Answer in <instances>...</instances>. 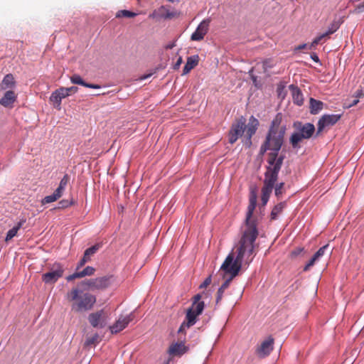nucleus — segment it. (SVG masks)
Here are the masks:
<instances>
[{"instance_id": "obj_1", "label": "nucleus", "mask_w": 364, "mask_h": 364, "mask_svg": "<svg viewBox=\"0 0 364 364\" xmlns=\"http://www.w3.org/2000/svg\"><path fill=\"white\" fill-rule=\"evenodd\" d=\"M255 242L240 238L237 246L235 247L236 257L234 253L230 252L222 264L220 271L223 274V278L227 277L235 278L237 277L242 268V262L245 259L246 264H249L252 258Z\"/></svg>"}, {"instance_id": "obj_2", "label": "nucleus", "mask_w": 364, "mask_h": 364, "mask_svg": "<svg viewBox=\"0 0 364 364\" xmlns=\"http://www.w3.org/2000/svg\"><path fill=\"white\" fill-rule=\"evenodd\" d=\"M245 122V119L241 117L232 124L228 134V141L231 144L236 142L245 132L244 144L247 147L251 146L252 137L256 133L259 123L254 116L250 117L247 125Z\"/></svg>"}, {"instance_id": "obj_3", "label": "nucleus", "mask_w": 364, "mask_h": 364, "mask_svg": "<svg viewBox=\"0 0 364 364\" xmlns=\"http://www.w3.org/2000/svg\"><path fill=\"white\" fill-rule=\"evenodd\" d=\"M67 300L71 303V310L75 313H83L92 310L97 301L96 296L79 288H73L66 294Z\"/></svg>"}, {"instance_id": "obj_4", "label": "nucleus", "mask_w": 364, "mask_h": 364, "mask_svg": "<svg viewBox=\"0 0 364 364\" xmlns=\"http://www.w3.org/2000/svg\"><path fill=\"white\" fill-rule=\"evenodd\" d=\"M282 121V114L277 113L267 134L264 141L272 148V151H279L283 144L286 127L281 125Z\"/></svg>"}, {"instance_id": "obj_5", "label": "nucleus", "mask_w": 364, "mask_h": 364, "mask_svg": "<svg viewBox=\"0 0 364 364\" xmlns=\"http://www.w3.org/2000/svg\"><path fill=\"white\" fill-rule=\"evenodd\" d=\"M257 205V196L251 195L249 199V205L245 218V228L241 238L255 242L257 236V220L252 218L255 209Z\"/></svg>"}, {"instance_id": "obj_6", "label": "nucleus", "mask_w": 364, "mask_h": 364, "mask_svg": "<svg viewBox=\"0 0 364 364\" xmlns=\"http://www.w3.org/2000/svg\"><path fill=\"white\" fill-rule=\"evenodd\" d=\"M294 127L296 129L289 139V142L293 148L300 147L299 143L303 139H310L315 132V127L311 123L302 124L300 122L294 123Z\"/></svg>"}, {"instance_id": "obj_7", "label": "nucleus", "mask_w": 364, "mask_h": 364, "mask_svg": "<svg viewBox=\"0 0 364 364\" xmlns=\"http://www.w3.org/2000/svg\"><path fill=\"white\" fill-rule=\"evenodd\" d=\"M203 311V309L202 304H198L196 308L191 306L186 311V318L179 327L178 333L183 334L185 336L186 329L193 326L196 323L197 317L200 315ZM183 338L185 339V337Z\"/></svg>"}, {"instance_id": "obj_8", "label": "nucleus", "mask_w": 364, "mask_h": 364, "mask_svg": "<svg viewBox=\"0 0 364 364\" xmlns=\"http://www.w3.org/2000/svg\"><path fill=\"white\" fill-rule=\"evenodd\" d=\"M283 163V159L280 158L274 166H267L264 173V185L262 188L273 190L275 182L277 181L278 174Z\"/></svg>"}, {"instance_id": "obj_9", "label": "nucleus", "mask_w": 364, "mask_h": 364, "mask_svg": "<svg viewBox=\"0 0 364 364\" xmlns=\"http://www.w3.org/2000/svg\"><path fill=\"white\" fill-rule=\"evenodd\" d=\"M112 278V276H104L95 279H85L82 282V284L92 291L103 289L111 284Z\"/></svg>"}, {"instance_id": "obj_10", "label": "nucleus", "mask_w": 364, "mask_h": 364, "mask_svg": "<svg viewBox=\"0 0 364 364\" xmlns=\"http://www.w3.org/2000/svg\"><path fill=\"white\" fill-rule=\"evenodd\" d=\"M109 315L105 309H100L88 315L87 319L93 328H103L107 326Z\"/></svg>"}, {"instance_id": "obj_11", "label": "nucleus", "mask_w": 364, "mask_h": 364, "mask_svg": "<svg viewBox=\"0 0 364 364\" xmlns=\"http://www.w3.org/2000/svg\"><path fill=\"white\" fill-rule=\"evenodd\" d=\"M64 269L60 264H55L49 272L42 275V280L46 284H53L63 277Z\"/></svg>"}, {"instance_id": "obj_12", "label": "nucleus", "mask_w": 364, "mask_h": 364, "mask_svg": "<svg viewBox=\"0 0 364 364\" xmlns=\"http://www.w3.org/2000/svg\"><path fill=\"white\" fill-rule=\"evenodd\" d=\"M341 114H324L318 122L317 135L319 134L326 127L336 124L341 119Z\"/></svg>"}, {"instance_id": "obj_13", "label": "nucleus", "mask_w": 364, "mask_h": 364, "mask_svg": "<svg viewBox=\"0 0 364 364\" xmlns=\"http://www.w3.org/2000/svg\"><path fill=\"white\" fill-rule=\"evenodd\" d=\"M133 314H129L125 316H120L114 324L109 327L112 334H116L124 330L129 323L134 319Z\"/></svg>"}, {"instance_id": "obj_14", "label": "nucleus", "mask_w": 364, "mask_h": 364, "mask_svg": "<svg viewBox=\"0 0 364 364\" xmlns=\"http://www.w3.org/2000/svg\"><path fill=\"white\" fill-rule=\"evenodd\" d=\"M210 23V18L203 20L198 26L196 31L192 33L191 39L195 41H199L203 39L204 36L208 31L209 24Z\"/></svg>"}, {"instance_id": "obj_15", "label": "nucleus", "mask_w": 364, "mask_h": 364, "mask_svg": "<svg viewBox=\"0 0 364 364\" xmlns=\"http://www.w3.org/2000/svg\"><path fill=\"white\" fill-rule=\"evenodd\" d=\"M188 350V347L185 345L184 341L173 343L168 349V353L172 357L181 356Z\"/></svg>"}, {"instance_id": "obj_16", "label": "nucleus", "mask_w": 364, "mask_h": 364, "mask_svg": "<svg viewBox=\"0 0 364 364\" xmlns=\"http://www.w3.org/2000/svg\"><path fill=\"white\" fill-rule=\"evenodd\" d=\"M274 339L269 338L263 341L257 349V353L261 358L268 355L273 350Z\"/></svg>"}, {"instance_id": "obj_17", "label": "nucleus", "mask_w": 364, "mask_h": 364, "mask_svg": "<svg viewBox=\"0 0 364 364\" xmlns=\"http://www.w3.org/2000/svg\"><path fill=\"white\" fill-rule=\"evenodd\" d=\"M95 272V268L92 267L87 266L82 271L77 272L70 274L66 277L67 281L70 282L75 279L82 278L85 276H91L94 274Z\"/></svg>"}, {"instance_id": "obj_18", "label": "nucleus", "mask_w": 364, "mask_h": 364, "mask_svg": "<svg viewBox=\"0 0 364 364\" xmlns=\"http://www.w3.org/2000/svg\"><path fill=\"white\" fill-rule=\"evenodd\" d=\"M17 96L12 90L5 92L4 96L0 99V105L5 107H12L13 103L16 100Z\"/></svg>"}, {"instance_id": "obj_19", "label": "nucleus", "mask_w": 364, "mask_h": 364, "mask_svg": "<svg viewBox=\"0 0 364 364\" xmlns=\"http://www.w3.org/2000/svg\"><path fill=\"white\" fill-rule=\"evenodd\" d=\"M198 63V55H193L188 57L187 62L183 67V74L186 75L192 69H193Z\"/></svg>"}, {"instance_id": "obj_20", "label": "nucleus", "mask_w": 364, "mask_h": 364, "mask_svg": "<svg viewBox=\"0 0 364 364\" xmlns=\"http://www.w3.org/2000/svg\"><path fill=\"white\" fill-rule=\"evenodd\" d=\"M70 81L73 84L80 85H82L84 87H89V88H93V89H100V86L99 85L85 82L79 75H73L70 77Z\"/></svg>"}, {"instance_id": "obj_21", "label": "nucleus", "mask_w": 364, "mask_h": 364, "mask_svg": "<svg viewBox=\"0 0 364 364\" xmlns=\"http://www.w3.org/2000/svg\"><path fill=\"white\" fill-rule=\"evenodd\" d=\"M16 82L12 74H7L1 82V90H7L15 87Z\"/></svg>"}, {"instance_id": "obj_22", "label": "nucleus", "mask_w": 364, "mask_h": 364, "mask_svg": "<svg viewBox=\"0 0 364 364\" xmlns=\"http://www.w3.org/2000/svg\"><path fill=\"white\" fill-rule=\"evenodd\" d=\"M26 221V218L21 219L20 221L18 222V223L13 228L9 230L6 237V241L11 240L14 237H15L18 230L23 226Z\"/></svg>"}, {"instance_id": "obj_23", "label": "nucleus", "mask_w": 364, "mask_h": 364, "mask_svg": "<svg viewBox=\"0 0 364 364\" xmlns=\"http://www.w3.org/2000/svg\"><path fill=\"white\" fill-rule=\"evenodd\" d=\"M309 102L310 112L312 114H318L323 109V103L321 101L311 98Z\"/></svg>"}, {"instance_id": "obj_24", "label": "nucleus", "mask_w": 364, "mask_h": 364, "mask_svg": "<svg viewBox=\"0 0 364 364\" xmlns=\"http://www.w3.org/2000/svg\"><path fill=\"white\" fill-rule=\"evenodd\" d=\"M286 207L285 202H280L277 205H276L272 212H271V220H277L279 215L283 211L284 208Z\"/></svg>"}, {"instance_id": "obj_25", "label": "nucleus", "mask_w": 364, "mask_h": 364, "mask_svg": "<svg viewBox=\"0 0 364 364\" xmlns=\"http://www.w3.org/2000/svg\"><path fill=\"white\" fill-rule=\"evenodd\" d=\"M101 247L100 244H95L91 247L87 248L84 252V257L87 259L89 261L91 259V257L93 256Z\"/></svg>"}, {"instance_id": "obj_26", "label": "nucleus", "mask_w": 364, "mask_h": 364, "mask_svg": "<svg viewBox=\"0 0 364 364\" xmlns=\"http://www.w3.org/2000/svg\"><path fill=\"white\" fill-rule=\"evenodd\" d=\"M278 152L279 151H272V152L269 154V166H274V165L277 164V162L280 158H282L284 159V156H282L278 157Z\"/></svg>"}, {"instance_id": "obj_27", "label": "nucleus", "mask_w": 364, "mask_h": 364, "mask_svg": "<svg viewBox=\"0 0 364 364\" xmlns=\"http://www.w3.org/2000/svg\"><path fill=\"white\" fill-rule=\"evenodd\" d=\"M272 192V190L268 188H262V203L263 205H265L269 200V196Z\"/></svg>"}, {"instance_id": "obj_28", "label": "nucleus", "mask_w": 364, "mask_h": 364, "mask_svg": "<svg viewBox=\"0 0 364 364\" xmlns=\"http://www.w3.org/2000/svg\"><path fill=\"white\" fill-rule=\"evenodd\" d=\"M62 97L57 90H55L50 97V101L59 107L61 104Z\"/></svg>"}, {"instance_id": "obj_29", "label": "nucleus", "mask_w": 364, "mask_h": 364, "mask_svg": "<svg viewBox=\"0 0 364 364\" xmlns=\"http://www.w3.org/2000/svg\"><path fill=\"white\" fill-rule=\"evenodd\" d=\"M100 341V336L97 333L88 337L85 341V346H89L91 345H95Z\"/></svg>"}, {"instance_id": "obj_30", "label": "nucleus", "mask_w": 364, "mask_h": 364, "mask_svg": "<svg viewBox=\"0 0 364 364\" xmlns=\"http://www.w3.org/2000/svg\"><path fill=\"white\" fill-rule=\"evenodd\" d=\"M136 16V14L128 10H120L119 11L117 14V18H121V17H126V18H133Z\"/></svg>"}, {"instance_id": "obj_31", "label": "nucleus", "mask_w": 364, "mask_h": 364, "mask_svg": "<svg viewBox=\"0 0 364 364\" xmlns=\"http://www.w3.org/2000/svg\"><path fill=\"white\" fill-rule=\"evenodd\" d=\"M359 102V100L356 98L347 99L343 103V108L349 109L353 106H355Z\"/></svg>"}, {"instance_id": "obj_32", "label": "nucleus", "mask_w": 364, "mask_h": 364, "mask_svg": "<svg viewBox=\"0 0 364 364\" xmlns=\"http://www.w3.org/2000/svg\"><path fill=\"white\" fill-rule=\"evenodd\" d=\"M340 27V24L337 22H333L329 26L328 31L326 32V35L328 36L335 33Z\"/></svg>"}, {"instance_id": "obj_33", "label": "nucleus", "mask_w": 364, "mask_h": 364, "mask_svg": "<svg viewBox=\"0 0 364 364\" xmlns=\"http://www.w3.org/2000/svg\"><path fill=\"white\" fill-rule=\"evenodd\" d=\"M327 37H328V36L326 35V33L317 36L312 41L311 47H315L316 45H318L319 43H321L323 39H325Z\"/></svg>"}, {"instance_id": "obj_34", "label": "nucleus", "mask_w": 364, "mask_h": 364, "mask_svg": "<svg viewBox=\"0 0 364 364\" xmlns=\"http://www.w3.org/2000/svg\"><path fill=\"white\" fill-rule=\"evenodd\" d=\"M284 186V183H279L275 186L274 193L277 198H279L282 195Z\"/></svg>"}, {"instance_id": "obj_35", "label": "nucleus", "mask_w": 364, "mask_h": 364, "mask_svg": "<svg viewBox=\"0 0 364 364\" xmlns=\"http://www.w3.org/2000/svg\"><path fill=\"white\" fill-rule=\"evenodd\" d=\"M318 259L316 257V256L314 255L311 259L309 261V262L306 264V266L304 267V271L307 272L310 269V268L314 265L316 261H318Z\"/></svg>"}, {"instance_id": "obj_36", "label": "nucleus", "mask_w": 364, "mask_h": 364, "mask_svg": "<svg viewBox=\"0 0 364 364\" xmlns=\"http://www.w3.org/2000/svg\"><path fill=\"white\" fill-rule=\"evenodd\" d=\"M200 299H201V296L200 294L195 295L193 297V301L191 306L193 308H196V306H197L198 304H202L203 309H204V307H205L204 301H201Z\"/></svg>"}, {"instance_id": "obj_37", "label": "nucleus", "mask_w": 364, "mask_h": 364, "mask_svg": "<svg viewBox=\"0 0 364 364\" xmlns=\"http://www.w3.org/2000/svg\"><path fill=\"white\" fill-rule=\"evenodd\" d=\"M58 199V198H57V196L55 195H54V193H53V194H51L50 196H46L43 199L42 203L43 204L50 203L56 201Z\"/></svg>"}, {"instance_id": "obj_38", "label": "nucleus", "mask_w": 364, "mask_h": 364, "mask_svg": "<svg viewBox=\"0 0 364 364\" xmlns=\"http://www.w3.org/2000/svg\"><path fill=\"white\" fill-rule=\"evenodd\" d=\"M274 62L271 59H267V60H265L264 61H263V69H264V71L266 73L267 72V70L270 68H272L273 66H274Z\"/></svg>"}, {"instance_id": "obj_39", "label": "nucleus", "mask_w": 364, "mask_h": 364, "mask_svg": "<svg viewBox=\"0 0 364 364\" xmlns=\"http://www.w3.org/2000/svg\"><path fill=\"white\" fill-rule=\"evenodd\" d=\"M294 99L297 105H301L303 102L302 100V94L300 90H297L295 93H294Z\"/></svg>"}, {"instance_id": "obj_40", "label": "nucleus", "mask_w": 364, "mask_h": 364, "mask_svg": "<svg viewBox=\"0 0 364 364\" xmlns=\"http://www.w3.org/2000/svg\"><path fill=\"white\" fill-rule=\"evenodd\" d=\"M70 181V176L68 174L64 175L63 178L61 179L59 187H61L65 190L66 186L68 185V182Z\"/></svg>"}, {"instance_id": "obj_41", "label": "nucleus", "mask_w": 364, "mask_h": 364, "mask_svg": "<svg viewBox=\"0 0 364 364\" xmlns=\"http://www.w3.org/2000/svg\"><path fill=\"white\" fill-rule=\"evenodd\" d=\"M328 245H326L321 247H320L318 249V250L314 254V255L316 256V257H317L318 259H320V257H321L322 256H323L324 253H325V251L328 248Z\"/></svg>"}, {"instance_id": "obj_42", "label": "nucleus", "mask_w": 364, "mask_h": 364, "mask_svg": "<svg viewBox=\"0 0 364 364\" xmlns=\"http://www.w3.org/2000/svg\"><path fill=\"white\" fill-rule=\"evenodd\" d=\"M58 93L60 94V95L61 96V97L63 99V98H65L66 97H68L70 95L68 91L67 90L66 87H60L59 89L56 90Z\"/></svg>"}, {"instance_id": "obj_43", "label": "nucleus", "mask_w": 364, "mask_h": 364, "mask_svg": "<svg viewBox=\"0 0 364 364\" xmlns=\"http://www.w3.org/2000/svg\"><path fill=\"white\" fill-rule=\"evenodd\" d=\"M268 150L272 151V148L264 141L263 144L261 145L259 153L260 154L263 155Z\"/></svg>"}, {"instance_id": "obj_44", "label": "nucleus", "mask_w": 364, "mask_h": 364, "mask_svg": "<svg viewBox=\"0 0 364 364\" xmlns=\"http://www.w3.org/2000/svg\"><path fill=\"white\" fill-rule=\"evenodd\" d=\"M364 97V92L362 88L358 89L353 95L352 98L360 99Z\"/></svg>"}, {"instance_id": "obj_45", "label": "nucleus", "mask_w": 364, "mask_h": 364, "mask_svg": "<svg viewBox=\"0 0 364 364\" xmlns=\"http://www.w3.org/2000/svg\"><path fill=\"white\" fill-rule=\"evenodd\" d=\"M234 278H231L230 277H227L225 278V281L223 283L220 288L225 290L229 287L230 282Z\"/></svg>"}, {"instance_id": "obj_46", "label": "nucleus", "mask_w": 364, "mask_h": 364, "mask_svg": "<svg viewBox=\"0 0 364 364\" xmlns=\"http://www.w3.org/2000/svg\"><path fill=\"white\" fill-rule=\"evenodd\" d=\"M303 251H304L303 247H296L294 250L291 251V257H296L299 256V255H301V253Z\"/></svg>"}, {"instance_id": "obj_47", "label": "nucleus", "mask_w": 364, "mask_h": 364, "mask_svg": "<svg viewBox=\"0 0 364 364\" xmlns=\"http://www.w3.org/2000/svg\"><path fill=\"white\" fill-rule=\"evenodd\" d=\"M225 291V290L221 289L220 287L218 289L216 296V304H218L222 300Z\"/></svg>"}, {"instance_id": "obj_48", "label": "nucleus", "mask_w": 364, "mask_h": 364, "mask_svg": "<svg viewBox=\"0 0 364 364\" xmlns=\"http://www.w3.org/2000/svg\"><path fill=\"white\" fill-rule=\"evenodd\" d=\"M211 283V277H208L204 282L200 285V288H206Z\"/></svg>"}, {"instance_id": "obj_49", "label": "nucleus", "mask_w": 364, "mask_h": 364, "mask_svg": "<svg viewBox=\"0 0 364 364\" xmlns=\"http://www.w3.org/2000/svg\"><path fill=\"white\" fill-rule=\"evenodd\" d=\"M87 262H89V260L83 256V257L80 259V261L78 262L77 265V270L83 267Z\"/></svg>"}, {"instance_id": "obj_50", "label": "nucleus", "mask_w": 364, "mask_h": 364, "mask_svg": "<svg viewBox=\"0 0 364 364\" xmlns=\"http://www.w3.org/2000/svg\"><path fill=\"white\" fill-rule=\"evenodd\" d=\"M64 191V189L61 187H58V188L54 191V195L57 196L58 198H60Z\"/></svg>"}, {"instance_id": "obj_51", "label": "nucleus", "mask_w": 364, "mask_h": 364, "mask_svg": "<svg viewBox=\"0 0 364 364\" xmlns=\"http://www.w3.org/2000/svg\"><path fill=\"white\" fill-rule=\"evenodd\" d=\"M67 90L68 91L69 94L71 93H75L77 92L78 88L77 87L73 86L70 87H66Z\"/></svg>"}, {"instance_id": "obj_52", "label": "nucleus", "mask_w": 364, "mask_h": 364, "mask_svg": "<svg viewBox=\"0 0 364 364\" xmlns=\"http://www.w3.org/2000/svg\"><path fill=\"white\" fill-rule=\"evenodd\" d=\"M182 63V58L180 57L174 65V69H178Z\"/></svg>"}, {"instance_id": "obj_53", "label": "nucleus", "mask_w": 364, "mask_h": 364, "mask_svg": "<svg viewBox=\"0 0 364 364\" xmlns=\"http://www.w3.org/2000/svg\"><path fill=\"white\" fill-rule=\"evenodd\" d=\"M152 75H153V73H149V74H147V75H141V76L139 77V80H146V79H147V78L150 77Z\"/></svg>"}, {"instance_id": "obj_54", "label": "nucleus", "mask_w": 364, "mask_h": 364, "mask_svg": "<svg viewBox=\"0 0 364 364\" xmlns=\"http://www.w3.org/2000/svg\"><path fill=\"white\" fill-rule=\"evenodd\" d=\"M357 9L358 11L362 12L364 11V2L360 5L357 6Z\"/></svg>"}, {"instance_id": "obj_55", "label": "nucleus", "mask_w": 364, "mask_h": 364, "mask_svg": "<svg viewBox=\"0 0 364 364\" xmlns=\"http://www.w3.org/2000/svg\"><path fill=\"white\" fill-rule=\"evenodd\" d=\"M311 58L313 59L314 61L315 62H318L319 61V58L318 57V55L316 54H314L311 55Z\"/></svg>"}, {"instance_id": "obj_56", "label": "nucleus", "mask_w": 364, "mask_h": 364, "mask_svg": "<svg viewBox=\"0 0 364 364\" xmlns=\"http://www.w3.org/2000/svg\"><path fill=\"white\" fill-rule=\"evenodd\" d=\"M306 47V44H301V45H299L296 48V50H302V49H304Z\"/></svg>"}, {"instance_id": "obj_57", "label": "nucleus", "mask_w": 364, "mask_h": 364, "mask_svg": "<svg viewBox=\"0 0 364 364\" xmlns=\"http://www.w3.org/2000/svg\"><path fill=\"white\" fill-rule=\"evenodd\" d=\"M172 47H173V46L169 45L167 48H172Z\"/></svg>"}]
</instances>
